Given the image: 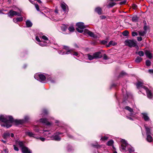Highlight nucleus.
<instances>
[{
    "mask_svg": "<svg viewBox=\"0 0 153 153\" xmlns=\"http://www.w3.org/2000/svg\"><path fill=\"white\" fill-rule=\"evenodd\" d=\"M26 25L27 27H31L32 26L33 24L32 22L29 20H27L26 22Z\"/></svg>",
    "mask_w": 153,
    "mask_h": 153,
    "instance_id": "obj_22",
    "label": "nucleus"
},
{
    "mask_svg": "<svg viewBox=\"0 0 153 153\" xmlns=\"http://www.w3.org/2000/svg\"><path fill=\"white\" fill-rule=\"evenodd\" d=\"M142 118L146 121H150L149 117L148 114L146 113H141Z\"/></svg>",
    "mask_w": 153,
    "mask_h": 153,
    "instance_id": "obj_12",
    "label": "nucleus"
},
{
    "mask_svg": "<svg viewBox=\"0 0 153 153\" xmlns=\"http://www.w3.org/2000/svg\"><path fill=\"white\" fill-rule=\"evenodd\" d=\"M29 117L27 116H25L24 117V119L23 120L24 121V123L25 122H27L29 120Z\"/></svg>",
    "mask_w": 153,
    "mask_h": 153,
    "instance_id": "obj_39",
    "label": "nucleus"
},
{
    "mask_svg": "<svg viewBox=\"0 0 153 153\" xmlns=\"http://www.w3.org/2000/svg\"><path fill=\"white\" fill-rule=\"evenodd\" d=\"M61 6L63 11L65 12L68 11V6L64 2L61 3Z\"/></svg>",
    "mask_w": 153,
    "mask_h": 153,
    "instance_id": "obj_16",
    "label": "nucleus"
},
{
    "mask_svg": "<svg viewBox=\"0 0 153 153\" xmlns=\"http://www.w3.org/2000/svg\"><path fill=\"white\" fill-rule=\"evenodd\" d=\"M101 43L103 44H106L107 43V42L105 40H102V41Z\"/></svg>",
    "mask_w": 153,
    "mask_h": 153,
    "instance_id": "obj_56",
    "label": "nucleus"
},
{
    "mask_svg": "<svg viewBox=\"0 0 153 153\" xmlns=\"http://www.w3.org/2000/svg\"><path fill=\"white\" fill-rule=\"evenodd\" d=\"M33 130L36 132H39V131L38 126H34Z\"/></svg>",
    "mask_w": 153,
    "mask_h": 153,
    "instance_id": "obj_37",
    "label": "nucleus"
},
{
    "mask_svg": "<svg viewBox=\"0 0 153 153\" xmlns=\"http://www.w3.org/2000/svg\"><path fill=\"white\" fill-rule=\"evenodd\" d=\"M138 35V33H137L135 32H132V36H137Z\"/></svg>",
    "mask_w": 153,
    "mask_h": 153,
    "instance_id": "obj_50",
    "label": "nucleus"
},
{
    "mask_svg": "<svg viewBox=\"0 0 153 153\" xmlns=\"http://www.w3.org/2000/svg\"><path fill=\"white\" fill-rule=\"evenodd\" d=\"M147 140L149 142H151L152 141V138L150 134L147 135Z\"/></svg>",
    "mask_w": 153,
    "mask_h": 153,
    "instance_id": "obj_28",
    "label": "nucleus"
},
{
    "mask_svg": "<svg viewBox=\"0 0 153 153\" xmlns=\"http://www.w3.org/2000/svg\"><path fill=\"white\" fill-rule=\"evenodd\" d=\"M58 53L59 54H61L62 55L65 54H68L70 53H71V51H68L66 52H65L62 51V50L59 51H58Z\"/></svg>",
    "mask_w": 153,
    "mask_h": 153,
    "instance_id": "obj_24",
    "label": "nucleus"
},
{
    "mask_svg": "<svg viewBox=\"0 0 153 153\" xmlns=\"http://www.w3.org/2000/svg\"><path fill=\"white\" fill-rule=\"evenodd\" d=\"M151 62L149 60H147L146 61V66H150L151 65Z\"/></svg>",
    "mask_w": 153,
    "mask_h": 153,
    "instance_id": "obj_41",
    "label": "nucleus"
},
{
    "mask_svg": "<svg viewBox=\"0 0 153 153\" xmlns=\"http://www.w3.org/2000/svg\"><path fill=\"white\" fill-rule=\"evenodd\" d=\"M146 22V21H143V22ZM147 27L146 25V23H145V24H144V27H143V29L145 30L144 31H146V30H147Z\"/></svg>",
    "mask_w": 153,
    "mask_h": 153,
    "instance_id": "obj_48",
    "label": "nucleus"
},
{
    "mask_svg": "<svg viewBox=\"0 0 153 153\" xmlns=\"http://www.w3.org/2000/svg\"><path fill=\"white\" fill-rule=\"evenodd\" d=\"M34 77L36 79L42 82H44L46 79L45 76L42 74H35Z\"/></svg>",
    "mask_w": 153,
    "mask_h": 153,
    "instance_id": "obj_6",
    "label": "nucleus"
},
{
    "mask_svg": "<svg viewBox=\"0 0 153 153\" xmlns=\"http://www.w3.org/2000/svg\"><path fill=\"white\" fill-rule=\"evenodd\" d=\"M116 4L115 2H111L108 5L107 7L108 8H110L112 7Z\"/></svg>",
    "mask_w": 153,
    "mask_h": 153,
    "instance_id": "obj_33",
    "label": "nucleus"
},
{
    "mask_svg": "<svg viewBox=\"0 0 153 153\" xmlns=\"http://www.w3.org/2000/svg\"><path fill=\"white\" fill-rule=\"evenodd\" d=\"M16 145H19L20 147H22L23 146V143L22 141H20L19 140H16Z\"/></svg>",
    "mask_w": 153,
    "mask_h": 153,
    "instance_id": "obj_23",
    "label": "nucleus"
},
{
    "mask_svg": "<svg viewBox=\"0 0 153 153\" xmlns=\"http://www.w3.org/2000/svg\"><path fill=\"white\" fill-rule=\"evenodd\" d=\"M38 137V139H39L41 140L42 141H44L45 140V138L44 137Z\"/></svg>",
    "mask_w": 153,
    "mask_h": 153,
    "instance_id": "obj_54",
    "label": "nucleus"
},
{
    "mask_svg": "<svg viewBox=\"0 0 153 153\" xmlns=\"http://www.w3.org/2000/svg\"><path fill=\"white\" fill-rule=\"evenodd\" d=\"M43 134L44 135L45 137H49V139H50L51 135V133L49 131L43 130Z\"/></svg>",
    "mask_w": 153,
    "mask_h": 153,
    "instance_id": "obj_19",
    "label": "nucleus"
},
{
    "mask_svg": "<svg viewBox=\"0 0 153 153\" xmlns=\"http://www.w3.org/2000/svg\"><path fill=\"white\" fill-rule=\"evenodd\" d=\"M93 54L94 59L100 58L102 56L101 54V53L100 51L96 52L94 53Z\"/></svg>",
    "mask_w": 153,
    "mask_h": 153,
    "instance_id": "obj_14",
    "label": "nucleus"
},
{
    "mask_svg": "<svg viewBox=\"0 0 153 153\" xmlns=\"http://www.w3.org/2000/svg\"><path fill=\"white\" fill-rule=\"evenodd\" d=\"M87 56H88V59L90 60H92L94 59L93 54L92 55L89 54H88Z\"/></svg>",
    "mask_w": 153,
    "mask_h": 153,
    "instance_id": "obj_32",
    "label": "nucleus"
},
{
    "mask_svg": "<svg viewBox=\"0 0 153 153\" xmlns=\"http://www.w3.org/2000/svg\"><path fill=\"white\" fill-rule=\"evenodd\" d=\"M128 32L127 30H125L123 33V35L124 36H126L128 35Z\"/></svg>",
    "mask_w": 153,
    "mask_h": 153,
    "instance_id": "obj_44",
    "label": "nucleus"
},
{
    "mask_svg": "<svg viewBox=\"0 0 153 153\" xmlns=\"http://www.w3.org/2000/svg\"><path fill=\"white\" fill-rule=\"evenodd\" d=\"M13 21L15 23H17L18 22L16 18H14L13 19Z\"/></svg>",
    "mask_w": 153,
    "mask_h": 153,
    "instance_id": "obj_61",
    "label": "nucleus"
},
{
    "mask_svg": "<svg viewBox=\"0 0 153 153\" xmlns=\"http://www.w3.org/2000/svg\"><path fill=\"white\" fill-rule=\"evenodd\" d=\"M106 18V17L104 16H100V18L101 19H104L105 18Z\"/></svg>",
    "mask_w": 153,
    "mask_h": 153,
    "instance_id": "obj_60",
    "label": "nucleus"
},
{
    "mask_svg": "<svg viewBox=\"0 0 153 153\" xmlns=\"http://www.w3.org/2000/svg\"><path fill=\"white\" fill-rule=\"evenodd\" d=\"M143 60V59L139 56H137L135 59V62L137 63L140 62Z\"/></svg>",
    "mask_w": 153,
    "mask_h": 153,
    "instance_id": "obj_29",
    "label": "nucleus"
},
{
    "mask_svg": "<svg viewBox=\"0 0 153 153\" xmlns=\"http://www.w3.org/2000/svg\"><path fill=\"white\" fill-rule=\"evenodd\" d=\"M68 30L70 32H73L74 30V28L73 26H70L68 28Z\"/></svg>",
    "mask_w": 153,
    "mask_h": 153,
    "instance_id": "obj_42",
    "label": "nucleus"
},
{
    "mask_svg": "<svg viewBox=\"0 0 153 153\" xmlns=\"http://www.w3.org/2000/svg\"><path fill=\"white\" fill-rule=\"evenodd\" d=\"M136 86L137 88L140 90L141 92V88H143L146 90L148 98L151 99L153 97V95L151 91L149 90L147 87L144 85L143 82H138L136 84Z\"/></svg>",
    "mask_w": 153,
    "mask_h": 153,
    "instance_id": "obj_2",
    "label": "nucleus"
},
{
    "mask_svg": "<svg viewBox=\"0 0 153 153\" xmlns=\"http://www.w3.org/2000/svg\"><path fill=\"white\" fill-rule=\"evenodd\" d=\"M95 11L97 12L99 15L102 14V9L100 7H97L95 8Z\"/></svg>",
    "mask_w": 153,
    "mask_h": 153,
    "instance_id": "obj_26",
    "label": "nucleus"
},
{
    "mask_svg": "<svg viewBox=\"0 0 153 153\" xmlns=\"http://www.w3.org/2000/svg\"><path fill=\"white\" fill-rule=\"evenodd\" d=\"M145 127L146 130V135L150 134H151L150 132V128L145 125Z\"/></svg>",
    "mask_w": 153,
    "mask_h": 153,
    "instance_id": "obj_27",
    "label": "nucleus"
},
{
    "mask_svg": "<svg viewBox=\"0 0 153 153\" xmlns=\"http://www.w3.org/2000/svg\"><path fill=\"white\" fill-rule=\"evenodd\" d=\"M36 41L39 43H38L41 46L43 47L46 46L47 45V44L46 42L45 41H41L38 36H37L36 37Z\"/></svg>",
    "mask_w": 153,
    "mask_h": 153,
    "instance_id": "obj_10",
    "label": "nucleus"
},
{
    "mask_svg": "<svg viewBox=\"0 0 153 153\" xmlns=\"http://www.w3.org/2000/svg\"><path fill=\"white\" fill-rule=\"evenodd\" d=\"M125 45L129 47H135L137 45L136 42L134 40L127 39L125 41Z\"/></svg>",
    "mask_w": 153,
    "mask_h": 153,
    "instance_id": "obj_7",
    "label": "nucleus"
},
{
    "mask_svg": "<svg viewBox=\"0 0 153 153\" xmlns=\"http://www.w3.org/2000/svg\"><path fill=\"white\" fill-rule=\"evenodd\" d=\"M103 59L105 60H107L108 59V58L105 54H103Z\"/></svg>",
    "mask_w": 153,
    "mask_h": 153,
    "instance_id": "obj_49",
    "label": "nucleus"
},
{
    "mask_svg": "<svg viewBox=\"0 0 153 153\" xmlns=\"http://www.w3.org/2000/svg\"><path fill=\"white\" fill-rule=\"evenodd\" d=\"M137 39L138 41H140L142 40V38L141 36H140L139 37H138L137 38Z\"/></svg>",
    "mask_w": 153,
    "mask_h": 153,
    "instance_id": "obj_58",
    "label": "nucleus"
},
{
    "mask_svg": "<svg viewBox=\"0 0 153 153\" xmlns=\"http://www.w3.org/2000/svg\"><path fill=\"white\" fill-rule=\"evenodd\" d=\"M126 117L127 119H129V120H133V119L131 117H129L128 116H126Z\"/></svg>",
    "mask_w": 153,
    "mask_h": 153,
    "instance_id": "obj_62",
    "label": "nucleus"
},
{
    "mask_svg": "<svg viewBox=\"0 0 153 153\" xmlns=\"http://www.w3.org/2000/svg\"><path fill=\"white\" fill-rule=\"evenodd\" d=\"M77 27L76 29L77 31L80 33H82L83 32V29L85 28V26L83 23L79 22L76 24Z\"/></svg>",
    "mask_w": 153,
    "mask_h": 153,
    "instance_id": "obj_5",
    "label": "nucleus"
},
{
    "mask_svg": "<svg viewBox=\"0 0 153 153\" xmlns=\"http://www.w3.org/2000/svg\"><path fill=\"white\" fill-rule=\"evenodd\" d=\"M145 54L147 57L151 59L152 57V55L150 52L148 51H146L145 52Z\"/></svg>",
    "mask_w": 153,
    "mask_h": 153,
    "instance_id": "obj_25",
    "label": "nucleus"
},
{
    "mask_svg": "<svg viewBox=\"0 0 153 153\" xmlns=\"http://www.w3.org/2000/svg\"><path fill=\"white\" fill-rule=\"evenodd\" d=\"M114 143V141L112 140H110L108 141L107 143V144L109 146H111L113 145Z\"/></svg>",
    "mask_w": 153,
    "mask_h": 153,
    "instance_id": "obj_35",
    "label": "nucleus"
},
{
    "mask_svg": "<svg viewBox=\"0 0 153 153\" xmlns=\"http://www.w3.org/2000/svg\"><path fill=\"white\" fill-rule=\"evenodd\" d=\"M8 16L10 18H12L13 16H21V12H16L13 10H10L9 13L7 14Z\"/></svg>",
    "mask_w": 153,
    "mask_h": 153,
    "instance_id": "obj_8",
    "label": "nucleus"
},
{
    "mask_svg": "<svg viewBox=\"0 0 153 153\" xmlns=\"http://www.w3.org/2000/svg\"><path fill=\"white\" fill-rule=\"evenodd\" d=\"M48 80L51 83H54L56 82V81L54 79H52L51 76H49L48 79Z\"/></svg>",
    "mask_w": 153,
    "mask_h": 153,
    "instance_id": "obj_31",
    "label": "nucleus"
},
{
    "mask_svg": "<svg viewBox=\"0 0 153 153\" xmlns=\"http://www.w3.org/2000/svg\"><path fill=\"white\" fill-rule=\"evenodd\" d=\"M25 134L26 135H28L30 137H33L36 139H38V137H36L35 134L29 131H27L25 132Z\"/></svg>",
    "mask_w": 153,
    "mask_h": 153,
    "instance_id": "obj_17",
    "label": "nucleus"
},
{
    "mask_svg": "<svg viewBox=\"0 0 153 153\" xmlns=\"http://www.w3.org/2000/svg\"><path fill=\"white\" fill-rule=\"evenodd\" d=\"M146 33V31H139V35L141 36H144Z\"/></svg>",
    "mask_w": 153,
    "mask_h": 153,
    "instance_id": "obj_30",
    "label": "nucleus"
},
{
    "mask_svg": "<svg viewBox=\"0 0 153 153\" xmlns=\"http://www.w3.org/2000/svg\"><path fill=\"white\" fill-rule=\"evenodd\" d=\"M132 21L134 22H136L138 20V18L137 16H133L132 18Z\"/></svg>",
    "mask_w": 153,
    "mask_h": 153,
    "instance_id": "obj_38",
    "label": "nucleus"
},
{
    "mask_svg": "<svg viewBox=\"0 0 153 153\" xmlns=\"http://www.w3.org/2000/svg\"><path fill=\"white\" fill-rule=\"evenodd\" d=\"M48 114V111L44 109L43 110V113H42V114H43L44 115H46Z\"/></svg>",
    "mask_w": 153,
    "mask_h": 153,
    "instance_id": "obj_47",
    "label": "nucleus"
},
{
    "mask_svg": "<svg viewBox=\"0 0 153 153\" xmlns=\"http://www.w3.org/2000/svg\"><path fill=\"white\" fill-rule=\"evenodd\" d=\"M83 34L85 35H86L87 34H88L90 36L93 37L94 38H96L97 37V36L96 35H95L92 32L88 30L87 29H85L84 30Z\"/></svg>",
    "mask_w": 153,
    "mask_h": 153,
    "instance_id": "obj_9",
    "label": "nucleus"
},
{
    "mask_svg": "<svg viewBox=\"0 0 153 153\" xmlns=\"http://www.w3.org/2000/svg\"><path fill=\"white\" fill-rule=\"evenodd\" d=\"M10 136V133L9 131H7L4 132L2 135V137L4 139L6 140L7 138Z\"/></svg>",
    "mask_w": 153,
    "mask_h": 153,
    "instance_id": "obj_13",
    "label": "nucleus"
},
{
    "mask_svg": "<svg viewBox=\"0 0 153 153\" xmlns=\"http://www.w3.org/2000/svg\"><path fill=\"white\" fill-rule=\"evenodd\" d=\"M39 121L40 122L42 123L44 125L46 126H50L52 124L51 122H49L47 119L45 118H41L40 119Z\"/></svg>",
    "mask_w": 153,
    "mask_h": 153,
    "instance_id": "obj_11",
    "label": "nucleus"
},
{
    "mask_svg": "<svg viewBox=\"0 0 153 153\" xmlns=\"http://www.w3.org/2000/svg\"><path fill=\"white\" fill-rule=\"evenodd\" d=\"M92 146L95 148H97L98 149L97 151L98 152L100 151L99 148H100V146L97 143H96L95 145L92 144Z\"/></svg>",
    "mask_w": 153,
    "mask_h": 153,
    "instance_id": "obj_34",
    "label": "nucleus"
},
{
    "mask_svg": "<svg viewBox=\"0 0 153 153\" xmlns=\"http://www.w3.org/2000/svg\"><path fill=\"white\" fill-rule=\"evenodd\" d=\"M126 0H125L123 1H122V2H120V4H121V5H122V4H125L126 3Z\"/></svg>",
    "mask_w": 153,
    "mask_h": 153,
    "instance_id": "obj_57",
    "label": "nucleus"
},
{
    "mask_svg": "<svg viewBox=\"0 0 153 153\" xmlns=\"http://www.w3.org/2000/svg\"><path fill=\"white\" fill-rule=\"evenodd\" d=\"M22 152L23 153H31V152L27 147L24 146L22 148Z\"/></svg>",
    "mask_w": 153,
    "mask_h": 153,
    "instance_id": "obj_18",
    "label": "nucleus"
},
{
    "mask_svg": "<svg viewBox=\"0 0 153 153\" xmlns=\"http://www.w3.org/2000/svg\"><path fill=\"white\" fill-rule=\"evenodd\" d=\"M71 54L72 55H73L74 56H77L78 55V53H77L76 52H74L73 53L72 52V50H71Z\"/></svg>",
    "mask_w": 153,
    "mask_h": 153,
    "instance_id": "obj_52",
    "label": "nucleus"
},
{
    "mask_svg": "<svg viewBox=\"0 0 153 153\" xmlns=\"http://www.w3.org/2000/svg\"><path fill=\"white\" fill-rule=\"evenodd\" d=\"M67 149L68 152L71 151L72 149V147L70 145H68V146L67 147Z\"/></svg>",
    "mask_w": 153,
    "mask_h": 153,
    "instance_id": "obj_43",
    "label": "nucleus"
},
{
    "mask_svg": "<svg viewBox=\"0 0 153 153\" xmlns=\"http://www.w3.org/2000/svg\"><path fill=\"white\" fill-rule=\"evenodd\" d=\"M35 7L38 11H39V6L38 4H36L35 5Z\"/></svg>",
    "mask_w": 153,
    "mask_h": 153,
    "instance_id": "obj_55",
    "label": "nucleus"
},
{
    "mask_svg": "<svg viewBox=\"0 0 153 153\" xmlns=\"http://www.w3.org/2000/svg\"><path fill=\"white\" fill-rule=\"evenodd\" d=\"M64 133L63 132H57L54 134L53 135H51L50 139H48V140H52L56 141H59L61 140V138L59 135L62 134Z\"/></svg>",
    "mask_w": 153,
    "mask_h": 153,
    "instance_id": "obj_4",
    "label": "nucleus"
},
{
    "mask_svg": "<svg viewBox=\"0 0 153 153\" xmlns=\"http://www.w3.org/2000/svg\"><path fill=\"white\" fill-rule=\"evenodd\" d=\"M37 36H38L40 38H42L44 40L46 41L48 40V37L42 35L41 33H39Z\"/></svg>",
    "mask_w": 153,
    "mask_h": 153,
    "instance_id": "obj_21",
    "label": "nucleus"
},
{
    "mask_svg": "<svg viewBox=\"0 0 153 153\" xmlns=\"http://www.w3.org/2000/svg\"><path fill=\"white\" fill-rule=\"evenodd\" d=\"M148 71L150 74H153V69H149L148 70Z\"/></svg>",
    "mask_w": 153,
    "mask_h": 153,
    "instance_id": "obj_59",
    "label": "nucleus"
},
{
    "mask_svg": "<svg viewBox=\"0 0 153 153\" xmlns=\"http://www.w3.org/2000/svg\"><path fill=\"white\" fill-rule=\"evenodd\" d=\"M67 28V27L65 25H63L61 27V29L63 31H65Z\"/></svg>",
    "mask_w": 153,
    "mask_h": 153,
    "instance_id": "obj_36",
    "label": "nucleus"
},
{
    "mask_svg": "<svg viewBox=\"0 0 153 153\" xmlns=\"http://www.w3.org/2000/svg\"><path fill=\"white\" fill-rule=\"evenodd\" d=\"M125 109L129 111L130 113H129V115L131 117L134 116V114L133 109L129 107V106H126L125 107Z\"/></svg>",
    "mask_w": 153,
    "mask_h": 153,
    "instance_id": "obj_15",
    "label": "nucleus"
},
{
    "mask_svg": "<svg viewBox=\"0 0 153 153\" xmlns=\"http://www.w3.org/2000/svg\"><path fill=\"white\" fill-rule=\"evenodd\" d=\"M108 138V137L106 136H105L104 137H102L101 138V140H106Z\"/></svg>",
    "mask_w": 153,
    "mask_h": 153,
    "instance_id": "obj_53",
    "label": "nucleus"
},
{
    "mask_svg": "<svg viewBox=\"0 0 153 153\" xmlns=\"http://www.w3.org/2000/svg\"><path fill=\"white\" fill-rule=\"evenodd\" d=\"M23 18L22 17H18L16 18L18 22H22L23 20Z\"/></svg>",
    "mask_w": 153,
    "mask_h": 153,
    "instance_id": "obj_46",
    "label": "nucleus"
},
{
    "mask_svg": "<svg viewBox=\"0 0 153 153\" xmlns=\"http://www.w3.org/2000/svg\"><path fill=\"white\" fill-rule=\"evenodd\" d=\"M37 2L39 4H41L42 3V2L40 0H36Z\"/></svg>",
    "mask_w": 153,
    "mask_h": 153,
    "instance_id": "obj_64",
    "label": "nucleus"
},
{
    "mask_svg": "<svg viewBox=\"0 0 153 153\" xmlns=\"http://www.w3.org/2000/svg\"><path fill=\"white\" fill-rule=\"evenodd\" d=\"M0 121L3 122L1 124L2 126L6 127L7 128L11 127L13 123L16 126L24 123L23 120H14L12 116H0Z\"/></svg>",
    "mask_w": 153,
    "mask_h": 153,
    "instance_id": "obj_1",
    "label": "nucleus"
},
{
    "mask_svg": "<svg viewBox=\"0 0 153 153\" xmlns=\"http://www.w3.org/2000/svg\"><path fill=\"white\" fill-rule=\"evenodd\" d=\"M64 131L65 132L67 133V136L71 138H73V137L72 136L70 135L68 133L69 131H70L71 130V128L68 127L67 128H66V129H64V130L63 131H64Z\"/></svg>",
    "mask_w": 153,
    "mask_h": 153,
    "instance_id": "obj_20",
    "label": "nucleus"
},
{
    "mask_svg": "<svg viewBox=\"0 0 153 153\" xmlns=\"http://www.w3.org/2000/svg\"><path fill=\"white\" fill-rule=\"evenodd\" d=\"M137 5L135 4H134L133 5V7L134 9H135L137 7Z\"/></svg>",
    "mask_w": 153,
    "mask_h": 153,
    "instance_id": "obj_63",
    "label": "nucleus"
},
{
    "mask_svg": "<svg viewBox=\"0 0 153 153\" xmlns=\"http://www.w3.org/2000/svg\"><path fill=\"white\" fill-rule=\"evenodd\" d=\"M138 54L140 56H143L144 55V53L143 51H140L138 52Z\"/></svg>",
    "mask_w": 153,
    "mask_h": 153,
    "instance_id": "obj_40",
    "label": "nucleus"
},
{
    "mask_svg": "<svg viewBox=\"0 0 153 153\" xmlns=\"http://www.w3.org/2000/svg\"><path fill=\"white\" fill-rule=\"evenodd\" d=\"M121 141L122 143L121 148L122 150H125L126 148L127 147L130 153H133L134 152V148L128 145L125 140L122 139Z\"/></svg>",
    "mask_w": 153,
    "mask_h": 153,
    "instance_id": "obj_3",
    "label": "nucleus"
},
{
    "mask_svg": "<svg viewBox=\"0 0 153 153\" xmlns=\"http://www.w3.org/2000/svg\"><path fill=\"white\" fill-rule=\"evenodd\" d=\"M13 148L15 150L18 151L19 150L18 147H17L15 145H13Z\"/></svg>",
    "mask_w": 153,
    "mask_h": 153,
    "instance_id": "obj_51",
    "label": "nucleus"
},
{
    "mask_svg": "<svg viewBox=\"0 0 153 153\" xmlns=\"http://www.w3.org/2000/svg\"><path fill=\"white\" fill-rule=\"evenodd\" d=\"M63 48L65 50L67 51H71V50H69V48L68 47L66 46H64Z\"/></svg>",
    "mask_w": 153,
    "mask_h": 153,
    "instance_id": "obj_45",
    "label": "nucleus"
}]
</instances>
